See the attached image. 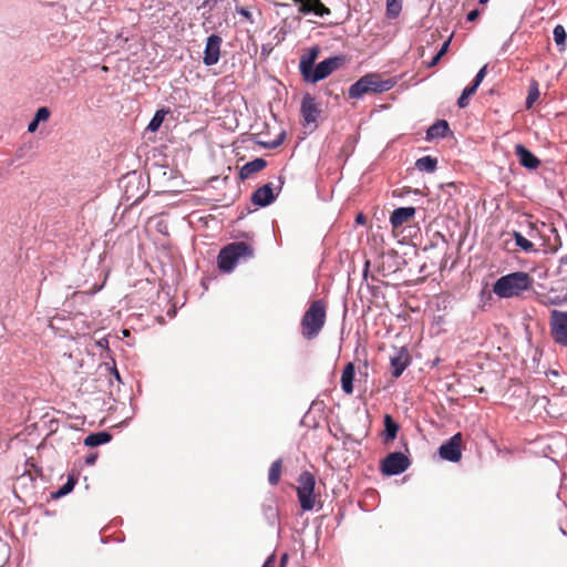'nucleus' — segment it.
<instances>
[{"instance_id": "obj_42", "label": "nucleus", "mask_w": 567, "mask_h": 567, "mask_svg": "<svg viewBox=\"0 0 567 567\" xmlns=\"http://www.w3.org/2000/svg\"><path fill=\"white\" fill-rule=\"evenodd\" d=\"M478 16H480L478 9H473L467 13L466 20L470 22H473L478 18Z\"/></svg>"}, {"instance_id": "obj_24", "label": "nucleus", "mask_w": 567, "mask_h": 567, "mask_svg": "<svg viewBox=\"0 0 567 567\" xmlns=\"http://www.w3.org/2000/svg\"><path fill=\"white\" fill-rule=\"evenodd\" d=\"M264 516L267 520V523L272 526L277 527V534H280V527H279V511L278 508L272 504H265L262 506Z\"/></svg>"}, {"instance_id": "obj_4", "label": "nucleus", "mask_w": 567, "mask_h": 567, "mask_svg": "<svg viewBox=\"0 0 567 567\" xmlns=\"http://www.w3.org/2000/svg\"><path fill=\"white\" fill-rule=\"evenodd\" d=\"M326 322V307L321 300L311 302L301 319L302 336L311 340L316 338Z\"/></svg>"}, {"instance_id": "obj_26", "label": "nucleus", "mask_w": 567, "mask_h": 567, "mask_svg": "<svg viewBox=\"0 0 567 567\" xmlns=\"http://www.w3.org/2000/svg\"><path fill=\"white\" fill-rule=\"evenodd\" d=\"M76 482H78V480L73 475H69L66 482L61 487H59L55 492H53L51 494V497L54 499H58V498H61V497L70 494L73 491Z\"/></svg>"}, {"instance_id": "obj_16", "label": "nucleus", "mask_w": 567, "mask_h": 567, "mask_svg": "<svg viewBox=\"0 0 567 567\" xmlns=\"http://www.w3.org/2000/svg\"><path fill=\"white\" fill-rule=\"evenodd\" d=\"M416 209L413 206L395 208L390 216V224L393 228L401 227L404 223L414 217Z\"/></svg>"}, {"instance_id": "obj_8", "label": "nucleus", "mask_w": 567, "mask_h": 567, "mask_svg": "<svg viewBox=\"0 0 567 567\" xmlns=\"http://www.w3.org/2000/svg\"><path fill=\"white\" fill-rule=\"evenodd\" d=\"M285 184L284 177L278 176V185L274 186L272 183H267L260 187H258L251 194V203L257 207H267L271 205L278 195L280 194L282 186Z\"/></svg>"}, {"instance_id": "obj_28", "label": "nucleus", "mask_w": 567, "mask_h": 567, "mask_svg": "<svg viewBox=\"0 0 567 567\" xmlns=\"http://www.w3.org/2000/svg\"><path fill=\"white\" fill-rule=\"evenodd\" d=\"M513 237L515 239V244L525 252H536L537 250L534 247V244L525 238L519 231H514Z\"/></svg>"}, {"instance_id": "obj_52", "label": "nucleus", "mask_w": 567, "mask_h": 567, "mask_svg": "<svg viewBox=\"0 0 567 567\" xmlns=\"http://www.w3.org/2000/svg\"><path fill=\"white\" fill-rule=\"evenodd\" d=\"M368 267H369V261L365 262L364 276L367 275Z\"/></svg>"}, {"instance_id": "obj_22", "label": "nucleus", "mask_w": 567, "mask_h": 567, "mask_svg": "<svg viewBox=\"0 0 567 567\" xmlns=\"http://www.w3.org/2000/svg\"><path fill=\"white\" fill-rule=\"evenodd\" d=\"M384 432L383 440L384 442L393 441L399 432L400 425L390 414H385L383 417Z\"/></svg>"}, {"instance_id": "obj_31", "label": "nucleus", "mask_w": 567, "mask_h": 567, "mask_svg": "<svg viewBox=\"0 0 567 567\" xmlns=\"http://www.w3.org/2000/svg\"><path fill=\"white\" fill-rule=\"evenodd\" d=\"M166 113L167 112L165 110L156 111L147 125V130L151 132L158 131V128L161 127V125L165 118Z\"/></svg>"}, {"instance_id": "obj_2", "label": "nucleus", "mask_w": 567, "mask_h": 567, "mask_svg": "<svg viewBox=\"0 0 567 567\" xmlns=\"http://www.w3.org/2000/svg\"><path fill=\"white\" fill-rule=\"evenodd\" d=\"M532 282L527 272L516 271L499 277L493 286V291L501 298H512L527 290Z\"/></svg>"}, {"instance_id": "obj_40", "label": "nucleus", "mask_w": 567, "mask_h": 567, "mask_svg": "<svg viewBox=\"0 0 567 567\" xmlns=\"http://www.w3.org/2000/svg\"><path fill=\"white\" fill-rule=\"evenodd\" d=\"M236 12L246 18L250 23H255L251 12L245 7H236Z\"/></svg>"}, {"instance_id": "obj_38", "label": "nucleus", "mask_w": 567, "mask_h": 567, "mask_svg": "<svg viewBox=\"0 0 567 567\" xmlns=\"http://www.w3.org/2000/svg\"><path fill=\"white\" fill-rule=\"evenodd\" d=\"M50 117V110L47 106L39 107L34 114V118L41 123Z\"/></svg>"}, {"instance_id": "obj_19", "label": "nucleus", "mask_w": 567, "mask_h": 567, "mask_svg": "<svg viewBox=\"0 0 567 567\" xmlns=\"http://www.w3.org/2000/svg\"><path fill=\"white\" fill-rule=\"evenodd\" d=\"M267 166V161L258 157L250 162H247L245 165L241 166L239 171V177L240 179L245 181L249 178L252 174L258 173L262 171Z\"/></svg>"}, {"instance_id": "obj_6", "label": "nucleus", "mask_w": 567, "mask_h": 567, "mask_svg": "<svg viewBox=\"0 0 567 567\" xmlns=\"http://www.w3.org/2000/svg\"><path fill=\"white\" fill-rule=\"evenodd\" d=\"M344 61L341 55L330 56L323 61L315 64L309 72L302 75V79L307 83H317L328 78L334 70H337Z\"/></svg>"}, {"instance_id": "obj_29", "label": "nucleus", "mask_w": 567, "mask_h": 567, "mask_svg": "<svg viewBox=\"0 0 567 567\" xmlns=\"http://www.w3.org/2000/svg\"><path fill=\"white\" fill-rule=\"evenodd\" d=\"M553 38L557 47H559L560 50L565 49L566 40H567V33L565 28L561 24H557L553 30Z\"/></svg>"}, {"instance_id": "obj_35", "label": "nucleus", "mask_w": 567, "mask_h": 567, "mask_svg": "<svg viewBox=\"0 0 567 567\" xmlns=\"http://www.w3.org/2000/svg\"><path fill=\"white\" fill-rule=\"evenodd\" d=\"M312 3H315V11H312V14L324 18L331 13L330 9L326 7L321 0H312Z\"/></svg>"}, {"instance_id": "obj_48", "label": "nucleus", "mask_w": 567, "mask_h": 567, "mask_svg": "<svg viewBox=\"0 0 567 567\" xmlns=\"http://www.w3.org/2000/svg\"><path fill=\"white\" fill-rule=\"evenodd\" d=\"M355 221L358 224H363L364 223V216L362 214H359L355 218Z\"/></svg>"}, {"instance_id": "obj_7", "label": "nucleus", "mask_w": 567, "mask_h": 567, "mask_svg": "<svg viewBox=\"0 0 567 567\" xmlns=\"http://www.w3.org/2000/svg\"><path fill=\"white\" fill-rule=\"evenodd\" d=\"M299 486L297 488V496L300 507L303 511H311L315 507V476L309 472H302L298 478Z\"/></svg>"}, {"instance_id": "obj_32", "label": "nucleus", "mask_w": 567, "mask_h": 567, "mask_svg": "<svg viewBox=\"0 0 567 567\" xmlns=\"http://www.w3.org/2000/svg\"><path fill=\"white\" fill-rule=\"evenodd\" d=\"M539 97V90H538V83L536 81H533L529 85L528 94L525 101L526 109H532L534 103Z\"/></svg>"}, {"instance_id": "obj_34", "label": "nucleus", "mask_w": 567, "mask_h": 567, "mask_svg": "<svg viewBox=\"0 0 567 567\" xmlns=\"http://www.w3.org/2000/svg\"><path fill=\"white\" fill-rule=\"evenodd\" d=\"M449 47H450V40H446L442 43L440 50L434 54V56L432 58V60L429 62V66L432 68L434 65H436L440 60L442 59V56L447 52L449 50Z\"/></svg>"}, {"instance_id": "obj_20", "label": "nucleus", "mask_w": 567, "mask_h": 567, "mask_svg": "<svg viewBox=\"0 0 567 567\" xmlns=\"http://www.w3.org/2000/svg\"><path fill=\"white\" fill-rule=\"evenodd\" d=\"M355 375V368L352 362H348L341 374V388L346 394H351L353 392V381Z\"/></svg>"}, {"instance_id": "obj_51", "label": "nucleus", "mask_w": 567, "mask_h": 567, "mask_svg": "<svg viewBox=\"0 0 567 567\" xmlns=\"http://www.w3.org/2000/svg\"><path fill=\"white\" fill-rule=\"evenodd\" d=\"M489 0H478L480 4H486Z\"/></svg>"}, {"instance_id": "obj_44", "label": "nucleus", "mask_w": 567, "mask_h": 567, "mask_svg": "<svg viewBox=\"0 0 567 567\" xmlns=\"http://www.w3.org/2000/svg\"><path fill=\"white\" fill-rule=\"evenodd\" d=\"M275 555H270L264 563L262 567H275Z\"/></svg>"}, {"instance_id": "obj_50", "label": "nucleus", "mask_w": 567, "mask_h": 567, "mask_svg": "<svg viewBox=\"0 0 567 567\" xmlns=\"http://www.w3.org/2000/svg\"><path fill=\"white\" fill-rule=\"evenodd\" d=\"M288 559V555L287 554H284L280 558V564L284 565Z\"/></svg>"}, {"instance_id": "obj_14", "label": "nucleus", "mask_w": 567, "mask_h": 567, "mask_svg": "<svg viewBox=\"0 0 567 567\" xmlns=\"http://www.w3.org/2000/svg\"><path fill=\"white\" fill-rule=\"evenodd\" d=\"M411 364V355L405 347L395 349L394 353L390 357L391 374L398 379L402 375L404 370Z\"/></svg>"}, {"instance_id": "obj_43", "label": "nucleus", "mask_w": 567, "mask_h": 567, "mask_svg": "<svg viewBox=\"0 0 567 567\" xmlns=\"http://www.w3.org/2000/svg\"><path fill=\"white\" fill-rule=\"evenodd\" d=\"M39 122L33 117V120L28 124V132L29 133H33L37 131L38 126H39Z\"/></svg>"}, {"instance_id": "obj_36", "label": "nucleus", "mask_w": 567, "mask_h": 567, "mask_svg": "<svg viewBox=\"0 0 567 567\" xmlns=\"http://www.w3.org/2000/svg\"><path fill=\"white\" fill-rule=\"evenodd\" d=\"M298 3L300 4L298 11L302 14H312V11H315L312 0H301Z\"/></svg>"}, {"instance_id": "obj_12", "label": "nucleus", "mask_w": 567, "mask_h": 567, "mask_svg": "<svg viewBox=\"0 0 567 567\" xmlns=\"http://www.w3.org/2000/svg\"><path fill=\"white\" fill-rule=\"evenodd\" d=\"M300 113L305 125H313V127H317V121L321 111L318 106V103L316 102V99L311 94L306 93L302 96Z\"/></svg>"}, {"instance_id": "obj_23", "label": "nucleus", "mask_w": 567, "mask_h": 567, "mask_svg": "<svg viewBox=\"0 0 567 567\" xmlns=\"http://www.w3.org/2000/svg\"><path fill=\"white\" fill-rule=\"evenodd\" d=\"M111 440L112 435L107 431L94 432L84 439V445L89 447H96L109 443Z\"/></svg>"}, {"instance_id": "obj_37", "label": "nucleus", "mask_w": 567, "mask_h": 567, "mask_svg": "<svg viewBox=\"0 0 567 567\" xmlns=\"http://www.w3.org/2000/svg\"><path fill=\"white\" fill-rule=\"evenodd\" d=\"M486 73H487V65H484L478 70V72L476 73L475 78L473 79V82L471 85H473L475 89H478V86L483 82Z\"/></svg>"}, {"instance_id": "obj_49", "label": "nucleus", "mask_w": 567, "mask_h": 567, "mask_svg": "<svg viewBox=\"0 0 567 567\" xmlns=\"http://www.w3.org/2000/svg\"><path fill=\"white\" fill-rule=\"evenodd\" d=\"M559 264L563 266L567 265V255H564L559 258Z\"/></svg>"}, {"instance_id": "obj_27", "label": "nucleus", "mask_w": 567, "mask_h": 567, "mask_svg": "<svg viewBox=\"0 0 567 567\" xmlns=\"http://www.w3.org/2000/svg\"><path fill=\"white\" fill-rule=\"evenodd\" d=\"M281 466H282L281 458H278L271 463L270 468H269V475H268V481H269L270 485L275 486L279 483L280 474H281Z\"/></svg>"}, {"instance_id": "obj_47", "label": "nucleus", "mask_w": 567, "mask_h": 567, "mask_svg": "<svg viewBox=\"0 0 567 567\" xmlns=\"http://www.w3.org/2000/svg\"><path fill=\"white\" fill-rule=\"evenodd\" d=\"M546 375L549 377H558L559 375V372L557 370H554V369H550L546 372Z\"/></svg>"}, {"instance_id": "obj_45", "label": "nucleus", "mask_w": 567, "mask_h": 567, "mask_svg": "<svg viewBox=\"0 0 567 567\" xmlns=\"http://www.w3.org/2000/svg\"><path fill=\"white\" fill-rule=\"evenodd\" d=\"M97 346L103 348V349H106L109 350V342L106 339H101L99 342H97Z\"/></svg>"}, {"instance_id": "obj_13", "label": "nucleus", "mask_w": 567, "mask_h": 567, "mask_svg": "<svg viewBox=\"0 0 567 567\" xmlns=\"http://www.w3.org/2000/svg\"><path fill=\"white\" fill-rule=\"evenodd\" d=\"M221 37L218 34H210L205 44L203 63L206 66H212L218 63L220 58Z\"/></svg>"}, {"instance_id": "obj_18", "label": "nucleus", "mask_w": 567, "mask_h": 567, "mask_svg": "<svg viewBox=\"0 0 567 567\" xmlns=\"http://www.w3.org/2000/svg\"><path fill=\"white\" fill-rule=\"evenodd\" d=\"M319 53V47H311L301 55L299 62V71L301 75L312 69V66L316 64V60L318 59Z\"/></svg>"}, {"instance_id": "obj_41", "label": "nucleus", "mask_w": 567, "mask_h": 567, "mask_svg": "<svg viewBox=\"0 0 567 567\" xmlns=\"http://www.w3.org/2000/svg\"><path fill=\"white\" fill-rule=\"evenodd\" d=\"M97 460V453H90L85 456L84 463L86 465H94Z\"/></svg>"}, {"instance_id": "obj_1", "label": "nucleus", "mask_w": 567, "mask_h": 567, "mask_svg": "<svg viewBox=\"0 0 567 567\" xmlns=\"http://www.w3.org/2000/svg\"><path fill=\"white\" fill-rule=\"evenodd\" d=\"M396 84L394 78L382 80L379 73H368L350 85L348 95L359 100L369 93H383L393 89Z\"/></svg>"}, {"instance_id": "obj_17", "label": "nucleus", "mask_w": 567, "mask_h": 567, "mask_svg": "<svg viewBox=\"0 0 567 567\" xmlns=\"http://www.w3.org/2000/svg\"><path fill=\"white\" fill-rule=\"evenodd\" d=\"M451 133L449 122L446 120H436L426 130V141H433L435 138H444Z\"/></svg>"}, {"instance_id": "obj_15", "label": "nucleus", "mask_w": 567, "mask_h": 567, "mask_svg": "<svg viewBox=\"0 0 567 567\" xmlns=\"http://www.w3.org/2000/svg\"><path fill=\"white\" fill-rule=\"evenodd\" d=\"M515 155L519 164L527 169H536L540 165V161L522 144L515 146Z\"/></svg>"}, {"instance_id": "obj_10", "label": "nucleus", "mask_w": 567, "mask_h": 567, "mask_svg": "<svg viewBox=\"0 0 567 567\" xmlns=\"http://www.w3.org/2000/svg\"><path fill=\"white\" fill-rule=\"evenodd\" d=\"M550 332L555 343L567 347V311H551Z\"/></svg>"}, {"instance_id": "obj_33", "label": "nucleus", "mask_w": 567, "mask_h": 567, "mask_svg": "<svg viewBox=\"0 0 567 567\" xmlns=\"http://www.w3.org/2000/svg\"><path fill=\"white\" fill-rule=\"evenodd\" d=\"M401 10V0H386V16L389 18H396L400 14Z\"/></svg>"}, {"instance_id": "obj_11", "label": "nucleus", "mask_w": 567, "mask_h": 567, "mask_svg": "<svg viewBox=\"0 0 567 567\" xmlns=\"http://www.w3.org/2000/svg\"><path fill=\"white\" fill-rule=\"evenodd\" d=\"M462 433H455L439 447V455L442 460L456 463L462 458Z\"/></svg>"}, {"instance_id": "obj_39", "label": "nucleus", "mask_w": 567, "mask_h": 567, "mask_svg": "<svg viewBox=\"0 0 567 567\" xmlns=\"http://www.w3.org/2000/svg\"><path fill=\"white\" fill-rule=\"evenodd\" d=\"M285 136H286L285 132H281L274 141L262 143V145L266 148H270V150L277 148L282 144Z\"/></svg>"}, {"instance_id": "obj_30", "label": "nucleus", "mask_w": 567, "mask_h": 567, "mask_svg": "<svg viewBox=\"0 0 567 567\" xmlns=\"http://www.w3.org/2000/svg\"><path fill=\"white\" fill-rule=\"evenodd\" d=\"M477 89H475L473 85H467L461 93L460 97L457 99V106L460 109H465L470 104V97L476 92Z\"/></svg>"}, {"instance_id": "obj_3", "label": "nucleus", "mask_w": 567, "mask_h": 567, "mask_svg": "<svg viewBox=\"0 0 567 567\" xmlns=\"http://www.w3.org/2000/svg\"><path fill=\"white\" fill-rule=\"evenodd\" d=\"M254 248L245 241L230 243L218 254V268L224 272H231L240 259H250L254 257Z\"/></svg>"}, {"instance_id": "obj_46", "label": "nucleus", "mask_w": 567, "mask_h": 567, "mask_svg": "<svg viewBox=\"0 0 567 567\" xmlns=\"http://www.w3.org/2000/svg\"><path fill=\"white\" fill-rule=\"evenodd\" d=\"M112 374L114 375V378L118 381V382H122L121 380V375H120V372L117 371L116 367L114 365L113 369H112Z\"/></svg>"}, {"instance_id": "obj_25", "label": "nucleus", "mask_w": 567, "mask_h": 567, "mask_svg": "<svg viewBox=\"0 0 567 567\" xmlns=\"http://www.w3.org/2000/svg\"><path fill=\"white\" fill-rule=\"evenodd\" d=\"M414 166L420 172L433 173L437 166V158L426 155L417 158Z\"/></svg>"}, {"instance_id": "obj_21", "label": "nucleus", "mask_w": 567, "mask_h": 567, "mask_svg": "<svg viewBox=\"0 0 567 567\" xmlns=\"http://www.w3.org/2000/svg\"><path fill=\"white\" fill-rule=\"evenodd\" d=\"M221 0H204L200 6L197 7V10H203L202 18H203V27L208 30L213 29V21H212V11L216 8V6Z\"/></svg>"}, {"instance_id": "obj_5", "label": "nucleus", "mask_w": 567, "mask_h": 567, "mask_svg": "<svg viewBox=\"0 0 567 567\" xmlns=\"http://www.w3.org/2000/svg\"><path fill=\"white\" fill-rule=\"evenodd\" d=\"M120 187L123 189L125 199L132 200L133 204L143 199L147 193L142 174L135 171L127 173L120 179Z\"/></svg>"}, {"instance_id": "obj_9", "label": "nucleus", "mask_w": 567, "mask_h": 567, "mask_svg": "<svg viewBox=\"0 0 567 567\" xmlns=\"http://www.w3.org/2000/svg\"><path fill=\"white\" fill-rule=\"evenodd\" d=\"M411 462L402 452H391L381 462V472L386 476H395L404 473Z\"/></svg>"}]
</instances>
